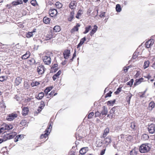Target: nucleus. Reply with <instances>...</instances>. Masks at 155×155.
Masks as SVG:
<instances>
[{
    "mask_svg": "<svg viewBox=\"0 0 155 155\" xmlns=\"http://www.w3.org/2000/svg\"><path fill=\"white\" fill-rule=\"evenodd\" d=\"M30 52L29 51H27L25 54L21 56V58L24 60L30 57Z\"/></svg>",
    "mask_w": 155,
    "mask_h": 155,
    "instance_id": "412c9836",
    "label": "nucleus"
},
{
    "mask_svg": "<svg viewBox=\"0 0 155 155\" xmlns=\"http://www.w3.org/2000/svg\"><path fill=\"white\" fill-rule=\"evenodd\" d=\"M149 41H150V45L151 46H152L154 44V40L153 39H150Z\"/></svg>",
    "mask_w": 155,
    "mask_h": 155,
    "instance_id": "e2e57ef3",
    "label": "nucleus"
},
{
    "mask_svg": "<svg viewBox=\"0 0 155 155\" xmlns=\"http://www.w3.org/2000/svg\"><path fill=\"white\" fill-rule=\"evenodd\" d=\"M31 3L33 6H35L36 4V2L35 1L32 0L31 2Z\"/></svg>",
    "mask_w": 155,
    "mask_h": 155,
    "instance_id": "0e129e2a",
    "label": "nucleus"
},
{
    "mask_svg": "<svg viewBox=\"0 0 155 155\" xmlns=\"http://www.w3.org/2000/svg\"><path fill=\"white\" fill-rule=\"evenodd\" d=\"M83 14V10L81 9H80L77 13L76 17L78 19H79L80 17L81 16V15Z\"/></svg>",
    "mask_w": 155,
    "mask_h": 155,
    "instance_id": "473e14b6",
    "label": "nucleus"
},
{
    "mask_svg": "<svg viewBox=\"0 0 155 155\" xmlns=\"http://www.w3.org/2000/svg\"><path fill=\"white\" fill-rule=\"evenodd\" d=\"M61 73V71L59 70L56 74L54 75L52 77L53 80L54 81L56 80L57 78L59 76Z\"/></svg>",
    "mask_w": 155,
    "mask_h": 155,
    "instance_id": "2f4dec72",
    "label": "nucleus"
},
{
    "mask_svg": "<svg viewBox=\"0 0 155 155\" xmlns=\"http://www.w3.org/2000/svg\"><path fill=\"white\" fill-rule=\"evenodd\" d=\"M43 21L46 24H49L50 23V19L49 18L45 17L43 19Z\"/></svg>",
    "mask_w": 155,
    "mask_h": 155,
    "instance_id": "7c9ffc66",
    "label": "nucleus"
},
{
    "mask_svg": "<svg viewBox=\"0 0 155 155\" xmlns=\"http://www.w3.org/2000/svg\"><path fill=\"white\" fill-rule=\"evenodd\" d=\"M105 12H102L100 15V16L102 18L105 16Z\"/></svg>",
    "mask_w": 155,
    "mask_h": 155,
    "instance_id": "774afa93",
    "label": "nucleus"
},
{
    "mask_svg": "<svg viewBox=\"0 0 155 155\" xmlns=\"http://www.w3.org/2000/svg\"><path fill=\"white\" fill-rule=\"evenodd\" d=\"M13 128V127L12 125H8L4 123L1 126V134L4 132V130H8Z\"/></svg>",
    "mask_w": 155,
    "mask_h": 155,
    "instance_id": "39448f33",
    "label": "nucleus"
},
{
    "mask_svg": "<svg viewBox=\"0 0 155 155\" xmlns=\"http://www.w3.org/2000/svg\"><path fill=\"white\" fill-rule=\"evenodd\" d=\"M80 26V25L78 24H77L71 30V32L72 33L74 32L75 31H78V27Z\"/></svg>",
    "mask_w": 155,
    "mask_h": 155,
    "instance_id": "5701e85b",
    "label": "nucleus"
},
{
    "mask_svg": "<svg viewBox=\"0 0 155 155\" xmlns=\"http://www.w3.org/2000/svg\"><path fill=\"white\" fill-rule=\"evenodd\" d=\"M91 26L90 25L85 28V30L83 32V34H86L88 33L89 31L91 29Z\"/></svg>",
    "mask_w": 155,
    "mask_h": 155,
    "instance_id": "72a5a7b5",
    "label": "nucleus"
},
{
    "mask_svg": "<svg viewBox=\"0 0 155 155\" xmlns=\"http://www.w3.org/2000/svg\"><path fill=\"white\" fill-rule=\"evenodd\" d=\"M143 78H142L140 79H137L135 81V82L134 83V85H136L139 84L141 82L143 81Z\"/></svg>",
    "mask_w": 155,
    "mask_h": 155,
    "instance_id": "b1692460",
    "label": "nucleus"
},
{
    "mask_svg": "<svg viewBox=\"0 0 155 155\" xmlns=\"http://www.w3.org/2000/svg\"><path fill=\"white\" fill-rule=\"evenodd\" d=\"M116 101L115 100H114L113 101H108L107 102V104L108 105H109V106L113 105Z\"/></svg>",
    "mask_w": 155,
    "mask_h": 155,
    "instance_id": "37998d69",
    "label": "nucleus"
},
{
    "mask_svg": "<svg viewBox=\"0 0 155 155\" xmlns=\"http://www.w3.org/2000/svg\"><path fill=\"white\" fill-rule=\"evenodd\" d=\"M44 93L43 92H41L38 95H36L35 98L38 100H40L44 96Z\"/></svg>",
    "mask_w": 155,
    "mask_h": 155,
    "instance_id": "6ab92c4d",
    "label": "nucleus"
},
{
    "mask_svg": "<svg viewBox=\"0 0 155 155\" xmlns=\"http://www.w3.org/2000/svg\"><path fill=\"white\" fill-rule=\"evenodd\" d=\"M55 37V34H54L52 30L50 32L45 36L46 39L47 40H49Z\"/></svg>",
    "mask_w": 155,
    "mask_h": 155,
    "instance_id": "6e6552de",
    "label": "nucleus"
},
{
    "mask_svg": "<svg viewBox=\"0 0 155 155\" xmlns=\"http://www.w3.org/2000/svg\"><path fill=\"white\" fill-rule=\"evenodd\" d=\"M22 81L21 78L18 77L15 79V85L18 86L21 83Z\"/></svg>",
    "mask_w": 155,
    "mask_h": 155,
    "instance_id": "f3484780",
    "label": "nucleus"
},
{
    "mask_svg": "<svg viewBox=\"0 0 155 155\" xmlns=\"http://www.w3.org/2000/svg\"><path fill=\"white\" fill-rule=\"evenodd\" d=\"M101 115V113L99 111H97L95 112V117H99Z\"/></svg>",
    "mask_w": 155,
    "mask_h": 155,
    "instance_id": "bf43d9fd",
    "label": "nucleus"
},
{
    "mask_svg": "<svg viewBox=\"0 0 155 155\" xmlns=\"http://www.w3.org/2000/svg\"><path fill=\"white\" fill-rule=\"evenodd\" d=\"M6 79L5 77L4 76H1V82H2L4 81Z\"/></svg>",
    "mask_w": 155,
    "mask_h": 155,
    "instance_id": "052dcab7",
    "label": "nucleus"
},
{
    "mask_svg": "<svg viewBox=\"0 0 155 155\" xmlns=\"http://www.w3.org/2000/svg\"><path fill=\"white\" fill-rule=\"evenodd\" d=\"M53 87H48L46 88L45 90V93L48 94V93L50 92L51 90L52 89Z\"/></svg>",
    "mask_w": 155,
    "mask_h": 155,
    "instance_id": "ea45409f",
    "label": "nucleus"
},
{
    "mask_svg": "<svg viewBox=\"0 0 155 155\" xmlns=\"http://www.w3.org/2000/svg\"><path fill=\"white\" fill-rule=\"evenodd\" d=\"M150 41H147L146 42V46L147 48H149L151 46V45H150Z\"/></svg>",
    "mask_w": 155,
    "mask_h": 155,
    "instance_id": "5fc2aeb1",
    "label": "nucleus"
},
{
    "mask_svg": "<svg viewBox=\"0 0 155 155\" xmlns=\"http://www.w3.org/2000/svg\"><path fill=\"white\" fill-rule=\"evenodd\" d=\"M134 82L133 79H131L130 81L127 83V85H129L130 86L133 84Z\"/></svg>",
    "mask_w": 155,
    "mask_h": 155,
    "instance_id": "09e8293b",
    "label": "nucleus"
},
{
    "mask_svg": "<svg viewBox=\"0 0 155 155\" xmlns=\"http://www.w3.org/2000/svg\"><path fill=\"white\" fill-rule=\"evenodd\" d=\"M94 114V113L91 112L90 113L88 116V119H91Z\"/></svg>",
    "mask_w": 155,
    "mask_h": 155,
    "instance_id": "4d7b16f0",
    "label": "nucleus"
},
{
    "mask_svg": "<svg viewBox=\"0 0 155 155\" xmlns=\"http://www.w3.org/2000/svg\"><path fill=\"white\" fill-rule=\"evenodd\" d=\"M6 106L5 103L2 101L1 102V109L2 108V113H3L4 114H5V110Z\"/></svg>",
    "mask_w": 155,
    "mask_h": 155,
    "instance_id": "dca6fc26",
    "label": "nucleus"
},
{
    "mask_svg": "<svg viewBox=\"0 0 155 155\" xmlns=\"http://www.w3.org/2000/svg\"><path fill=\"white\" fill-rule=\"evenodd\" d=\"M54 91H51V92L50 93V94H48V95L47 97L48 98H50V97H51L52 96H53V95H56L57 94V93H55L54 94Z\"/></svg>",
    "mask_w": 155,
    "mask_h": 155,
    "instance_id": "a18cd8bd",
    "label": "nucleus"
},
{
    "mask_svg": "<svg viewBox=\"0 0 155 155\" xmlns=\"http://www.w3.org/2000/svg\"><path fill=\"white\" fill-rule=\"evenodd\" d=\"M88 150V147H84L80 149L79 151V153L81 155H84L86 153Z\"/></svg>",
    "mask_w": 155,
    "mask_h": 155,
    "instance_id": "4468645a",
    "label": "nucleus"
},
{
    "mask_svg": "<svg viewBox=\"0 0 155 155\" xmlns=\"http://www.w3.org/2000/svg\"><path fill=\"white\" fill-rule=\"evenodd\" d=\"M136 151L134 150H132L130 152V155H136Z\"/></svg>",
    "mask_w": 155,
    "mask_h": 155,
    "instance_id": "8fccbe9b",
    "label": "nucleus"
},
{
    "mask_svg": "<svg viewBox=\"0 0 155 155\" xmlns=\"http://www.w3.org/2000/svg\"><path fill=\"white\" fill-rule=\"evenodd\" d=\"M86 40V38L85 37H84L83 38H81L80 41V42L77 45V48H78L81 47L84 43V41Z\"/></svg>",
    "mask_w": 155,
    "mask_h": 155,
    "instance_id": "4be33fe9",
    "label": "nucleus"
},
{
    "mask_svg": "<svg viewBox=\"0 0 155 155\" xmlns=\"http://www.w3.org/2000/svg\"><path fill=\"white\" fill-rule=\"evenodd\" d=\"M56 8L58 9H60L62 7V5L59 2H57L55 4Z\"/></svg>",
    "mask_w": 155,
    "mask_h": 155,
    "instance_id": "a19ab883",
    "label": "nucleus"
},
{
    "mask_svg": "<svg viewBox=\"0 0 155 155\" xmlns=\"http://www.w3.org/2000/svg\"><path fill=\"white\" fill-rule=\"evenodd\" d=\"M32 32H28L26 34V37L28 38H29L32 37L33 34Z\"/></svg>",
    "mask_w": 155,
    "mask_h": 155,
    "instance_id": "c03bdc74",
    "label": "nucleus"
},
{
    "mask_svg": "<svg viewBox=\"0 0 155 155\" xmlns=\"http://www.w3.org/2000/svg\"><path fill=\"white\" fill-rule=\"evenodd\" d=\"M23 3V2L21 0H17V1L13 2L12 3V4L13 5H16L19 4H21Z\"/></svg>",
    "mask_w": 155,
    "mask_h": 155,
    "instance_id": "a878e982",
    "label": "nucleus"
},
{
    "mask_svg": "<svg viewBox=\"0 0 155 155\" xmlns=\"http://www.w3.org/2000/svg\"><path fill=\"white\" fill-rule=\"evenodd\" d=\"M155 106V103L153 102H150L149 104V108L150 110H152V109Z\"/></svg>",
    "mask_w": 155,
    "mask_h": 155,
    "instance_id": "4c0bfd02",
    "label": "nucleus"
},
{
    "mask_svg": "<svg viewBox=\"0 0 155 155\" xmlns=\"http://www.w3.org/2000/svg\"><path fill=\"white\" fill-rule=\"evenodd\" d=\"M14 98L17 101H18L20 99V97L18 95H16L14 97Z\"/></svg>",
    "mask_w": 155,
    "mask_h": 155,
    "instance_id": "338daca9",
    "label": "nucleus"
},
{
    "mask_svg": "<svg viewBox=\"0 0 155 155\" xmlns=\"http://www.w3.org/2000/svg\"><path fill=\"white\" fill-rule=\"evenodd\" d=\"M23 137V135H18L17 136L15 139L14 141L15 142H17L18 140H21Z\"/></svg>",
    "mask_w": 155,
    "mask_h": 155,
    "instance_id": "e433bc0d",
    "label": "nucleus"
},
{
    "mask_svg": "<svg viewBox=\"0 0 155 155\" xmlns=\"http://www.w3.org/2000/svg\"><path fill=\"white\" fill-rule=\"evenodd\" d=\"M109 132V128H106L104 131V134L103 135V138L105 137L108 134Z\"/></svg>",
    "mask_w": 155,
    "mask_h": 155,
    "instance_id": "bb28decb",
    "label": "nucleus"
},
{
    "mask_svg": "<svg viewBox=\"0 0 155 155\" xmlns=\"http://www.w3.org/2000/svg\"><path fill=\"white\" fill-rule=\"evenodd\" d=\"M138 56V53H137L136 52H135L134 53L132 58L133 59H135L136 58H137V57Z\"/></svg>",
    "mask_w": 155,
    "mask_h": 155,
    "instance_id": "3c124183",
    "label": "nucleus"
},
{
    "mask_svg": "<svg viewBox=\"0 0 155 155\" xmlns=\"http://www.w3.org/2000/svg\"><path fill=\"white\" fill-rule=\"evenodd\" d=\"M58 66V64H54L51 67V68L53 69H57H57H56V68H57Z\"/></svg>",
    "mask_w": 155,
    "mask_h": 155,
    "instance_id": "13d9d810",
    "label": "nucleus"
},
{
    "mask_svg": "<svg viewBox=\"0 0 155 155\" xmlns=\"http://www.w3.org/2000/svg\"><path fill=\"white\" fill-rule=\"evenodd\" d=\"M31 100V98L30 97H27L26 99H25L24 100V102L25 103H28Z\"/></svg>",
    "mask_w": 155,
    "mask_h": 155,
    "instance_id": "603ef678",
    "label": "nucleus"
},
{
    "mask_svg": "<svg viewBox=\"0 0 155 155\" xmlns=\"http://www.w3.org/2000/svg\"><path fill=\"white\" fill-rule=\"evenodd\" d=\"M37 71L39 74H42L45 72V68L42 65H40L38 67Z\"/></svg>",
    "mask_w": 155,
    "mask_h": 155,
    "instance_id": "1a4fd4ad",
    "label": "nucleus"
},
{
    "mask_svg": "<svg viewBox=\"0 0 155 155\" xmlns=\"http://www.w3.org/2000/svg\"><path fill=\"white\" fill-rule=\"evenodd\" d=\"M150 64L149 61H147L144 62L143 68L144 69H145L147 68L149 65Z\"/></svg>",
    "mask_w": 155,
    "mask_h": 155,
    "instance_id": "79ce46f5",
    "label": "nucleus"
},
{
    "mask_svg": "<svg viewBox=\"0 0 155 155\" xmlns=\"http://www.w3.org/2000/svg\"><path fill=\"white\" fill-rule=\"evenodd\" d=\"M151 145L149 143L142 144L140 147L139 150L141 153L148 152L150 150Z\"/></svg>",
    "mask_w": 155,
    "mask_h": 155,
    "instance_id": "f03ea898",
    "label": "nucleus"
},
{
    "mask_svg": "<svg viewBox=\"0 0 155 155\" xmlns=\"http://www.w3.org/2000/svg\"><path fill=\"white\" fill-rule=\"evenodd\" d=\"M49 127H47V128L45 130V133L47 134H48H48L49 133Z\"/></svg>",
    "mask_w": 155,
    "mask_h": 155,
    "instance_id": "69168bd1",
    "label": "nucleus"
},
{
    "mask_svg": "<svg viewBox=\"0 0 155 155\" xmlns=\"http://www.w3.org/2000/svg\"><path fill=\"white\" fill-rule=\"evenodd\" d=\"M17 114H16L12 113L9 114L6 117V120L8 121H12L16 118L17 117Z\"/></svg>",
    "mask_w": 155,
    "mask_h": 155,
    "instance_id": "0eeeda50",
    "label": "nucleus"
},
{
    "mask_svg": "<svg viewBox=\"0 0 155 155\" xmlns=\"http://www.w3.org/2000/svg\"><path fill=\"white\" fill-rule=\"evenodd\" d=\"M74 11H72L70 13V15L68 18V21H72L74 18Z\"/></svg>",
    "mask_w": 155,
    "mask_h": 155,
    "instance_id": "cd10ccee",
    "label": "nucleus"
},
{
    "mask_svg": "<svg viewBox=\"0 0 155 155\" xmlns=\"http://www.w3.org/2000/svg\"><path fill=\"white\" fill-rule=\"evenodd\" d=\"M132 96V95L130 93H129V95L126 97V100L127 102L129 104H130V100Z\"/></svg>",
    "mask_w": 155,
    "mask_h": 155,
    "instance_id": "f704fd0d",
    "label": "nucleus"
},
{
    "mask_svg": "<svg viewBox=\"0 0 155 155\" xmlns=\"http://www.w3.org/2000/svg\"><path fill=\"white\" fill-rule=\"evenodd\" d=\"M116 10L117 12H120L122 10L120 5L119 4H117L116 6Z\"/></svg>",
    "mask_w": 155,
    "mask_h": 155,
    "instance_id": "c9c22d12",
    "label": "nucleus"
},
{
    "mask_svg": "<svg viewBox=\"0 0 155 155\" xmlns=\"http://www.w3.org/2000/svg\"><path fill=\"white\" fill-rule=\"evenodd\" d=\"M82 131L81 130H79L76 133V137L77 140H79L81 139L82 137Z\"/></svg>",
    "mask_w": 155,
    "mask_h": 155,
    "instance_id": "9d476101",
    "label": "nucleus"
},
{
    "mask_svg": "<svg viewBox=\"0 0 155 155\" xmlns=\"http://www.w3.org/2000/svg\"><path fill=\"white\" fill-rule=\"evenodd\" d=\"M130 127L132 129L135 130L136 127V123L135 122H133L131 123Z\"/></svg>",
    "mask_w": 155,
    "mask_h": 155,
    "instance_id": "58836bf2",
    "label": "nucleus"
},
{
    "mask_svg": "<svg viewBox=\"0 0 155 155\" xmlns=\"http://www.w3.org/2000/svg\"><path fill=\"white\" fill-rule=\"evenodd\" d=\"M42 60L45 64L49 65L51 62V59L50 54L48 53H46L42 57Z\"/></svg>",
    "mask_w": 155,
    "mask_h": 155,
    "instance_id": "7ed1b4c3",
    "label": "nucleus"
},
{
    "mask_svg": "<svg viewBox=\"0 0 155 155\" xmlns=\"http://www.w3.org/2000/svg\"><path fill=\"white\" fill-rule=\"evenodd\" d=\"M71 53L70 50L68 49L65 50L63 52L64 58L65 59H68Z\"/></svg>",
    "mask_w": 155,
    "mask_h": 155,
    "instance_id": "9b49d317",
    "label": "nucleus"
},
{
    "mask_svg": "<svg viewBox=\"0 0 155 155\" xmlns=\"http://www.w3.org/2000/svg\"><path fill=\"white\" fill-rule=\"evenodd\" d=\"M53 30L54 32H57L61 30V28L59 26L56 25L54 27Z\"/></svg>",
    "mask_w": 155,
    "mask_h": 155,
    "instance_id": "c756f323",
    "label": "nucleus"
},
{
    "mask_svg": "<svg viewBox=\"0 0 155 155\" xmlns=\"http://www.w3.org/2000/svg\"><path fill=\"white\" fill-rule=\"evenodd\" d=\"M97 26L96 25H94V28L90 33V35L91 36H93L94 34L96 32L97 30Z\"/></svg>",
    "mask_w": 155,
    "mask_h": 155,
    "instance_id": "a211bd4d",
    "label": "nucleus"
},
{
    "mask_svg": "<svg viewBox=\"0 0 155 155\" xmlns=\"http://www.w3.org/2000/svg\"><path fill=\"white\" fill-rule=\"evenodd\" d=\"M155 125L153 124H151L148 125L147 129L149 133L151 134H153L155 131Z\"/></svg>",
    "mask_w": 155,
    "mask_h": 155,
    "instance_id": "423d86ee",
    "label": "nucleus"
},
{
    "mask_svg": "<svg viewBox=\"0 0 155 155\" xmlns=\"http://www.w3.org/2000/svg\"><path fill=\"white\" fill-rule=\"evenodd\" d=\"M77 5V3L75 1H73L71 2L69 5V8L71 9H74L75 8Z\"/></svg>",
    "mask_w": 155,
    "mask_h": 155,
    "instance_id": "2eb2a0df",
    "label": "nucleus"
},
{
    "mask_svg": "<svg viewBox=\"0 0 155 155\" xmlns=\"http://www.w3.org/2000/svg\"><path fill=\"white\" fill-rule=\"evenodd\" d=\"M44 106V102L43 101H41V104L40 105V106L39 107V108L42 110Z\"/></svg>",
    "mask_w": 155,
    "mask_h": 155,
    "instance_id": "de8ad7c7",
    "label": "nucleus"
},
{
    "mask_svg": "<svg viewBox=\"0 0 155 155\" xmlns=\"http://www.w3.org/2000/svg\"><path fill=\"white\" fill-rule=\"evenodd\" d=\"M28 108L27 107H24L22 109V115L25 116L28 114Z\"/></svg>",
    "mask_w": 155,
    "mask_h": 155,
    "instance_id": "393cba45",
    "label": "nucleus"
},
{
    "mask_svg": "<svg viewBox=\"0 0 155 155\" xmlns=\"http://www.w3.org/2000/svg\"><path fill=\"white\" fill-rule=\"evenodd\" d=\"M112 92L111 91H110L109 92L107 93L105 96V97H110L111 96V94L112 93Z\"/></svg>",
    "mask_w": 155,
    "mask_h": 155,
    "instance_id": "6e6d98bb",
    "label": "nucleus"
},
{
    "mask_svg": "<svg viewBox=\"0 0 155 155\" xmlns=\"http://www.w3.org/2000/svg\"><path fill=\"white\" fill-rule=\"evenodd\" d=\"M5 149H6L5 148H3L1 150L2 151V152L3 153V154L4 155H5V154H7L8 153L7 152H5V151H3Z\"/></svg>",
    "mask_w": 155,
    "mask_h": 155,
    "instance_id": "680f3d73",
    "label": "nucleus"
},
{
    "mask_svg": "<svg viewBox=\"0 0 155 155\" xmlns=\"http://www.w3.org/2000/svg\"><path fill=\"white\" fill-rule=\"evenodd\" d=\"M105 143L108 145V144L111 143V137L110 136H107V137L105 138L104 139Z\"/></svg>",
    "mask_w": 155,
    "mask_h": 155,
    "instance_id": "aec40b11",
    "label": "nucleus"
},
{
    "mask_svg": "<svg viewBox=\"0 0 155 155\" xmlns=\"http://www.w3.org/2000/svg\"><path fill=\"white\" fill-rule=\"evenodd\" d=\"M48 135V134H47L46 133H45L44 134H41L40 137L41 139H43L44 138H45Z\"/></svg>",
    "mask_w": 155,
    "mask_h": 155,
    "instance_id": "864d4df0",
    "label": "nucleus"
},
{
    "mask_svg": "<svg viewBox=\"0 0 155 155\" xmlns=\"http://www.w3.org/2000/svg\"><path fill=\"white\" fill-rule=\"evenodd\" d=\"M122 89V87H119L117 89V91L115 92V94H118L121 91Z\"/></svg>",
    "mask_w": 155,
    "mask_h": 155,
    "instance_id": "49530a36",
    "label": "nucleus"
},
{
    "mask_svg": "<svg viewBox=\"0 0 155 155\" xmlns=\"http://www.w3.org/2000/svg\"><path fill=\"white\" fill-rule=\"evenodd\" d=\"M108 112L107 108L105 106H103L102 107V110L101 112V114L102 115H106L107 114Z\"/></svg>",
    "mask_w": 155,
    "mask_h": 155,
    "instance_id": "ddd939ff",
    "label": "nucleus"
},
{
    "mask_svg": "<svg viewBox=\"0 0 155 155\" xmlns=\"http://www.w3.org/2000/svg\"><path fill=\"white\" fill-rule=\"evenodd\" d=\"M149 138V136L146 134H143L141 136V139L143 140H147Z\"/></svg>",
    "mask_w": 155,
    "mask_h": 155,
    "instance_id": "c85d7f7f",
    "label": "nucleus"
},
{
    "mask_svg": "<svg viewBox=\"0 0 155 155\" xmlns=\"http://www.w3.org/2000/svg\"><path fill=\"white\" fill-rule=\"evenodd\" d=\"M6 131L4 132L2 135L1 136V143L3 141H5L8 140H10L14 138L16 135L17 133L15 132H12L7 133H6Z\"/></svg>",
    "mask_w": 155,
    "mask_h": 155,
    "instance_id": "f257e3e1",
    "label": "nucleus"
},
{
    "mask_svg": "<svg viewBox=\"0 0 155 155\" xmlns=\"http://www.w3.org/2000/svg\"><path fill=\"white\" fill-rule=\"evenodd\" d=\"M58 13L56 9H53L50 10L49 12V13L51 16L54 17Z\"/></svg>",
    "mask_w": 155,
    "mask_h": 155,
    "instance_id": "f8f14e48",
    "label": "nucleus"
},
{
    "mask_svg": "<svg viewBox=\"0 0 155 155\" xmlns=\"http://www.w3.org/2000/svg\"><path fill=\"white\" fill-rule=\"evenodd\" d=\"M119 107L118 106H116L112 108L110 111V114L111 117V118L114 117L115 115H117L119 114Z\"/></svg>",
    "mask_w": 155,
    "mask_h": 155,
    "instance_id": "20e7f679",
    "label": "nucleus"
}]
</instances>
